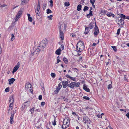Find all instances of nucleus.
<instances>
[{"mask_svg":"<svg viewBox=\"0 0 129 129\" xmlns=\"http://www.w3.org/2000/svg\"><path fill=\"white\" fill-rule=\"evenodd\" d=\"M11 36L12 37L11 39V41H13L15 39V37L14 36V35L13 34H11Z\"/></svg>","mask_w":129,"mask_h":129,"instance_id":"obj_24","label":"nucleus"},{"mask_svg":"<svg viewBox=\"0 0 129 129\" xmlns=\"http://www.w3.org/2000/svg\"><path fill=\"white\" fill-rule=\"evenodd\" d=\"M70 121H63V124L62 126V128L66 129L69 126Z\"/></svg>","mask_w":129,"mask_h":129,"instance_id":"obj_5","label":"nucleus"},{"mask_svg":"<svg viewBox=\"0 0 129 129\" xmlns=\"http://www.w3.org/2000/svg\"><path fill=\"white\" fill-rule=\"evenodd\" d=\"M68 82L67 81H64L62 82V84L68 85Z\"/></svg>","mask_w":129,"mask_h":129,"instance_id":"obj_27","label":"nucleus"},{"mask_svg":"<svg viewBox=\"0 0 129 129\" xmlns=\"http://www.w3.org/2000/svg\"><path fill=\"white\" fill-rule=\"evenodd\" d=\"M13 103H10L9 108H10H10H11V109H12V108L13 107Z\"/></svg>","mask_w":129,"mask_h":129,"instance_id":"obj_48","label":"nucleus"},{"mask_svg":"<svg viewBox=\"0 0 129 129\" xmlns=\"http://www.w3.org/2000/svg\"><path fill=\"white\" fill-rule=\"evenodd\" d=\"M64 25V24H63L62 25H61L59 27L60 32V37L62 40H63L64 38L63 33V31H62V30L63 29V28H62L63 26Z\"/></svg>","mask_w":129,"mask_h":129,"instance_id":"obj_2","label":"nucleus"},{"mask_svg":"<svg viewBox=\"0 0 129 129\" xmlns=\"http://www.w3.org/2000/svg\"><path fill=\"white\" fill-rule=\"evenodd\" d=\"M47 14H49V13H52V12L49 9H48L47 10Z\"/></svg>","mask_w":129,"mask_h":129,"instance_id":"obj_30","label":"nucleus"},{"mask_svg":"<svg viewBox=\"0 0 129 129\" xmlns=\"http://www.w3.org/2000/svg\"><path fill=\"white\" fill-rule=\"evenodd\" d=\"M23 8H22L20 9L15 18V21H17L18 19L20 17L22 14V13L23 12Z\"/></svg>","mask_w":129,"mask_h":129,"instance_id":"obj_3","label":"nucleus"},{"mask_svg":"<svg viewBox=\"0 0 129 129\" xmlns=\"http://www.w3.org/2000/svg\"><path fill=\"white\" fill-rule=\"evenodd\" d=\"M112 86L111 84H110L107 87L109 89H110L112 88Z\"/></svg>","mask_w":129,"mask_h":129,"instance_id":"obj_39","label":"nucleus"},{"mask_svg":"<svg viewBox=\"0 0 129 129\" xmlns=\"http://www.w3.org/2000/svg\"><path fill=\"white\" fill-rule=\"evenodd\" d=\"M14 99L13 98V96H10V100H9V103H13L14 102Z\"/></svg>","mask_w":129,"mask_h":129,"instance_id":"obj_17","label":"nucleus"},{"mask_svg":"<svg viewBox=\"0 0 129 129\" xmlns=\"http://www.w3.org/2000/svg\"><path fill=\"white\" fill-rule=\"evenodd\" d=\"M76 48L77 50L79 52H81L83 50V49H82V48H80V47H78V48Z\"/></svg>","mask_w":129,"mask_h":129,"instance_id":"obj_36","label":"nucleus"},{"mask_svg":"<svg viewBox=\"0 0 129 129\" xmlns=\"http://www.w3.org/2000/svg\"><path fill=\"white\" fill-rule=\"evenodd\" d=\"M84 46H81V45H77L76 46V48H78V47H80V48H82V49H84Z\"/></svg>","mask_w":129,"mask_h":129,"instance_id":"obj_29","label":"nucleus"},{"mask_svg":"<svg viewBox=\"0 0 129 129\" xmlns=\"http://www.w3.org/2000/svg\"><path fill=\"white\" fill-rule=\"evenodd\" d=\"M83 99H85L87 100H89L90 99V98L87 96H84L83 97Z\"/></svg>","mask_w":129,"mask_h":129,"instance_id":"obj_37","label":"nucleus"},{"mask_svg":"<svg viewBox=\"0 0 129 129\" xmlns=\"http://www.w3.org/2000/svg\"><path fill=\"white\" fill-rule=\"evenodd\" d=\"M84 121H89V119L87 117H84L83 118Z\"/></svg>","mask_w":129,"mask_h":129,"instance_id":"obj_25","label":"nucleus"},{"mask_svg":"<svg viewBox=\"0 0 129 129\" xmlns=\"http://www.w3.org/2000/svg\"><path fill=\"white\" fill-rule=\"evenodd\" d=\"M63 85V88H66L68 86V85Z\"/></svg>","mask_w":129,"mask_h":129,"instance_id":"obj_59","label":"nucleus"},{"mask_svg":"<svg viewBox=\"0 0 129 129\" xmlns=\"http://www.w3.org/2000/svg\"><path fill=\"white\" fill-rule=\"evenodd\" d=\"M50 3V6L51 7H53V2L52 0H51L49 1Z\"/></svg>","mask_w":129,"mask_h":129,"instance_id":"obj_32","label":"nucleus"},{"mask_svg":"<svg viewBox=\"0 0 129 129\" xmlns=\"http://www.w3.org/2000/svg\"><path fill=\"white\" fill-rule=\"evenodd\" d=\"M64 5L65 6H68L70 5V4L69 3H67V2H65L64 3Z\"/></svg>","mask_w":129,"mask_h":129,"instance_id":"obj_41","label":"nucleus"},{"mask_svg":"<svg viewBox=\"0 0 129 129\" xmlns=\"http://www.w3.org/2000/svg\"><path fill=\"white\" fill-rule=\"evenodd\" d=\"M113 49V50L115 52H116L117 50L116 47L114 46H112L111 47Z\"/></svg>","mask_w":129,"mask_h":129,"instance_id":"obj_34","label":"nucleus"},{"mask_svg":"<svg viewBox=\"0 0 129 129\" xmlns=\"http://www.w3.org/2000/svg\"><path fill=\"white\" fill-rule=\"evenodd\" d=\"M90 2L91 3H92V2H93V3H94L95 2V0H90Z\"/></svg>","mask_w":129,"mask_h":129,"instance_id":"obj_60","label":"nucleus"},{"mask_svg":"<svg viewBox=\"0 0 129 129\" xmlns=\"http://www.w3.org/2000/svg\"><path fill=\"white\" fill-rule=\"evenodd\" d=\"M35 108L34 107L31 109L30 110L31 113L32 114L34 113V112Z\"/></svg>","mask_w":129,"mask_h":129,"instance_id":"obj_35","label":"nucleus"},{"mask_svg":"<svg viewBox=\"0 0 129 129\" xmlns=\"http://www.w3.org/2000/svg\"><path fill=\"white\" fill-rule=\"evenodd\" d=\"M45 103L44 102H42L41 103V106H43L45 104Z\"/></svg>","mask_w":129,"mask_h":129,"instance_id":"obj_55","label":"nucleus"},{"mask_svg":"<svg viewBox=\"0 0 129 129\" xmlns=\"http://www.w3.org/2000/svg\"><path fill=\"white\" fill-rule=\"evenodd\" d=\"M47 43V41L45 40H43L41 42L38 48L36 49L35 51L33 52V54H32L34 55V57H33V59H35L37 56L40 51H42L43 50L46 46Z\"/></svg>","mask_w":129,"mask_h":129,"instance_id":"obj_1","label":"nucleus"},{"mask_svg":"<svg viewBox=\"0 0 129 129\" xmlns=\"http://www.w3.org/2000/svg\"><path fill=\"white\" fill-rule=\"evenodd\" d=\"M39 99L40 100H41L42 99V96L41 95H40L39 96Z\"/></svg>","mask_w":129,"mask_h":129,"instance_id":"obj_53","label":"nucleus"},{"mask_svg":"<svg viewBox=\"0 0 129 129\" xmlns=\"http://www.w3.org/2000/svg\"><path fill=\"white\" fill-rule=\"evenodd\" d=\"M61 51V50L60 49H58L55 52V53L58 55H60V52Z\"/></svg>","mask_w":129,"mask_h":129,"instance_id":"obj_15","label":"nucleus"},{"mask_svg":"<svg viewBox=\"0 0 129 129\" xmlns=\"http://www.w3.org/2000/svg\"><path fill=\"white\" fill-rule=\"evenodd\" d=\"M14 116V114H11V117H10V121H13V118Z\"/></svg>","mask_w":129,"mask_h":129,"instance_id":"obj_38","label":"nucleus"},{"mask_svg":"<svg viewBox=\"0 0 129 129\" xmlns=\"http://www.w3.org/2000/svg\"><path fill=\"white\" fill-rule=\"evenodd\" d=\"M27 16L28 17V20L30 22H32L33 20V19L32 17L30 16V15L29 14H28Z\"/></svg>","mask_w":129,"mask_h":129,"instance_id":"obj_22","label":"nucleus"},{"mask_svg":"<svg viewBox=\"0 0 129 129\" xmlns=\"http://www.w3.org/2000/svg\"><path fill=\"white\" fill-rule=\"evenodd\" d=\"M120 18H123V19H125V16L122 14H121L120 15Z\"/></svg>","mask_w":129,"mask_h":129,"instance_id":"obj_23","label":"nucleus"},{"mask_svg":"<svg viewBox=\"0 0 129 129\" xmlns=\"http://www.w3.org/2000/svg\"><path fill=\"white\" fill-rule=\"evenodd\" d=\"M83 89L86 92H89L90 90L89 88H87V86L84 84L83 86Z\"/></svg>","mask_w":129,"mask_h":129,"instance_id":"obj_8","label":"nucleus"},{"mask_svg":"<svg viewBox=\"0 0 129 129\" xmlns=\"http://www.w3.org/2000/svg\"><path fill=\"white\" fill-rule=\"evenodd\" d=\"M120 28H119L117 30V35H119V34L120 31Z\"/></svg>","mask_w":129,"mask_h":129,"instance_id":"obj_45","label":"nucleus"},{"mask_svg":"<svg viewBox=\"0 0 129 129\" xmlns=\"http://www.w3.org/2000/svg\"><path fill=\"white\" fill-rule=\"evenodd\" d=\"M70 36L71 37H75L76 36V35L73 33L71 34L70 35Z\"/></svg>","mask_w":129,"mask_h":129,"instance_id":"obj_46","label":"nucleus"},{"mask_svg":"<svg viewBox=\"0 0 129 129\" xmlns=\"http://www.w3.org/2000/svg\"><path fill=\"white\" fill-rule=\"evenodd\" d=\"M126 115L128 118H129V112L127 113Z\"/></svg>","mask_w":129,"mask_h":129,"instance_id":"obj_64","label":"nucleus"},{"mask_svg":"<svg viewBox=\"0 0 129 129\" xmlns=\"http://www.w3.org/2000/svg\"><path fill=\"white\" fill-rule=\"evenodd\" d=\"M29 103V102L27 101L26 102H25L23 104L22 106V107L23 108H25L26 106H27V103Z\"/></svg>","mask_w":129,"mask_h":129,"instance_id":"obj_16","label":"nucleus"},{"mask_svg":"<svg viewBox=\"0 0 129 129\" xmlns=\"http://www.w3.org/2000/svg\"><path fill=\"white\" fill-rule=\"evenodd\" d=\"M72 114L74 115L76 117V118H77V119L76 120L77 121L78 120H79V116L76 113V112H73L72 113Z\"/></svg>","mask_w":129,"mask_h":129,"instance_id":"obj_14","label":"nucleus"},{"mask_svg":"<svg viewBox=\"0 0 129 129\" xmlns=\"http://www.w3.org/2000/svg\"><path fill=\"white\" fill-rule=\"evenodd\" d=\"M63 61L66 64L68 63V59L65 57H64L63 59Z\"/></svg>","mask_w":129,"mask_h":129,"instance_id":"obj_19","label":"nucleus"},{"mask_svg":"<svg viewBox=\"0 0 129 129\" xmlns=\"http://www.w3.org/2000/svg\"><path fill=\"white\" fill-rule=\"evenodd\" d=\"M92 11H91V10L89 11V14L91 16H92L93 15H92Z\"/></svg>","mask_w":129,"mask_h":129,"instance_id":"obj_57","label":"nucleus"},{"mask_svg":"<svg viewBox=\"0 0 129 129\" xmlns=\"http://www.w3.org/2000/svg\"><path fill=\"white\" fill-rule=\"evenodd\" d=\"M36 15L39 16V15L40 14V13L39 12V11H36Z\"/></svg>","mask_w":129,"mask_h":129,"instance_id":"obj_50","label":"nucleus"},{"mask_svg":"<svg viewBox=\"0 0 129 129\" xmlns=\"http://www.w3.org/2000/svg\"><path fill=\"white\" fill-rule=\"evenodd\" d=\"M77 45L79 46H84V43L83 42L81 41H80L78 42Z\"/></svg>","mask_w":129,"mask_h":129,"instance_id":"obj_18","label":"nucleus"},{"mask_svg":"<svg viewBox=\"0 0 129 129\" xmlns=\"http://www.w3.org/2000/svg\"><path fill=\"white\" fill-rule=\"evenodd\" d=\"M74 82L75 87H79L80 85L79 82Z\"/></svg>","mask_w":129,"mask_h":129,"instance_id":"obj_26","label":"nucleus"},{"mask_svg":"<svg viewBox=\"0 0 129 129\" xmlns=\"http://www.w3.org/2000/svg\"><path fill=\"white\" fill-rule=\"evenodd\" d=\"M82 7V6L81 5L79 4V5L77 7V10L78 11H80V10H81Z\"/></svg>","mask_w":129,"mask_h":129,"instance_id":"obj_21","label":"nucleus"},{"mask_svg":"<svg viewBox=\"0 0 129 129\" xmlns=\"http://www.w3.org/2000/svg\"><path fill=\"white\" fill-rule=\"evenodd\" d=\"M95 26L94 28V34L95 35H97L99 33V31L98 27L97 26L96 23V22L95 23Z\"/></svg>","mask_w":129,"mask_h":129,"instance_id":"obj_6","label":"nucleus"},{"mask_svg":"<svg viewBox=\"0 0 129 129\" xmlns=\"http://www.w3.org/2000/svg\"><path fill=\"white\" fill-rule=\"evenodd\" d=\"M74 85V82H72L70 84H68V86L71 88H73L75 87Z\"/></svg>","mask_w":129,"mask_h":129,"instance_id":"obj_9","label":"nucleus"},{"mask_svg":"<svg viewBox=\"0 0 129 129\" xmlns=\"http://www.w3.org/2000/svg\"><path fill=\"white\" fill-rule=\"evenodd\" d=\"M15 80V79L14 78L10 79H9V84H11L13 83L14 82Z\"/></svg>","mask_w":129,"mask_h":129,"instance_id":"obj_12","label":"nucleus"},{"mask_svg":"<svg viewBox=\"0 0 129 129\" xmlns=\"http://www.w3.org/2000/svg\"><path fill=\"white\" fill-rule=\"evenodd\" d=\"M51 76L53 77V78H54L55 76V73H51Z\"/></svg>","mask_w":129,"mask_h":129,"instance_id":"obj_44","label":"nucleus"},{"mask_svg":"<svg viewBox=\"0 0 129 129\" xmlns=\"http://www.w3.org/2000/svg\"><path fill=\"white\" fill-rule=\"evenodd\" d=\"M20 63L18 62L17 64L13 68V70L12 71V73H14L16 72L19 68L20 65Z\"/></svg>","mask_w":129,"mask_h":129,"instance_id":"obj_7","label":"nucleus"},{"mask_svg":"<svg viewBox=\"0 0 129 129\" xmlns=\"http://www.w3.org/2000/svg\"><path fill=\"white\" fill-rule=\"evenodd\" d=\"M21 4L24 5V4L27 3L29 0H21Z\"/></svg>","mask_w":129,"mask_h":129,"instance_id":"obj_20","label":"nucleus"},{"mask_svg":"<svg viewBox=\"0 0 129 129\" xmlns=\"http://www.w3.org/2000/svg\"><path fill=\"white\" fill-rule=\"evenodd\" d=\"M61 48L62 49V50H63L64 48L63 45L62 44L61 46Z\"/></svg>","mask_w":129,"mask_h":129,"instance_id":"obj_56","label":"nucleus"},{"mask_svg":"<svg viewBox=\"0 0 129 129\" xmlns=\"http://www.w3.org/2000/svg\"><path fill=\"white\" fill-rule=\"evenodd\" d=\"M31 85L29 83H26L25 85V88L26 89H27L28 88H31Z\"/></svg>","mask_w":129,"mask_h":129,"instance_id":"obj_10","label":"nucleus"},{"mask_svg":"<svg viewBox=\"0 0 129 129\" xmlns=\"http://www.w3.org/2000/svg\"><path fill=\"white\" fill-rule=\"evenodd\" d=\"M32 54H33V53L31 52V53L30 54V58H33V57H34V55H33Z\"/></svg>","mask_w":129,"mask_h":129,"instance_id":"obj_49","label":"nucleus"},{"mask_svg":"<svg viewBox=\"0 0 129 129\" xmlns=\"http://www.w3.org/2000/svg\"><path fill=\"white\" fill-rule=\"evenodd\" d=\"M85 0H81V1L80 2V4H82L84 2V1Z\"/></svg>","mask_w":129,"mask_h":129,"instance_id":"obj_62","label":"nucleus"},{"mask_svg":"<svg viewBox=\"0 0 129 129\" xmlns=\"http://www.w3.org/2000/svg\"><path fill=\"white\" fill-rule=\"evenodd\" d=\"M111 13H108L107 14V15L108 17H110L111 16Z\"/></svg>","mask_w":129,"mask_h":129,"instance_id":"obj_54","label":"nucleus"},{"mask_svg":"<svg viewBox=\"0 0 129 129\" xmlns=\"http://www.w3.org/2000/svg\"><path fill=\"white\" fill-rule=\"evenodd\" d=\"M70 121L69 117H65V118H64L63 121Z\"/></svg>","mask_w":129,"mask_h":129,"instance_id":"obj_33","label":"nucleus"},{"mask_svg":"<svg viewBox=\"0 0 129 129\" xmlns=\"http://www.w3.org/2000/svg\"><path fill=\"white\" fill-rule=\"evenodd\" d=\"M62 87V85L60 83H59L58 84V86L56 87V90L54 91V93L55 94H57L60 90L61 88Z\"/></svg>","mask_w":129,"mask_h":129,"instance_id":"obj_4","label":"nucleus"},{"mask_svg":"<svg viewBox=\"0 0 129 129\" xmlns=\"http://www.w3.org/2000/svg\"><path fill=\"white\" fill-rule=\"evenodd\" d=\"M120 23H121V24L122 25L124 24V20L122 21H120Z\"/></svg>","mask_w":129,"mask_h":129,"instance_id":"obj_63","label":"nucleus"},{"mask_svg":"<svg viewBox=\"0 0 129 129\" xmlns=\"http://www.w3.org/2000/svg\"><path fill=\"white\" fill-rule=\"evenodd\" d=\"M47 4H43V10H45V7L46 6Z\"/></svg>","mask_w":129,"mask_h":129,"instance_id":"obj_52","label":"nucleus"},{"mask_svg":"<svg viewBox=\"0 0 129 129\" xmlns=\"http://www.w3.org/2000/svg\"><path fill=\"white\" fill-rule=\"evenodd\" d=\"M40 85H41V86L43 88V89H44V83H43V82H41L40 83Z\"/></svg>","mask_w":129,"mask_h":129,"instance_id":"obj_43","label":"nucleus"},{"mask_svg":"<svg viewBox=\"0 0 129 129\" xmlns=\"http://www.w3.org/2000/svg\"><path fill=\"white\" fill-rule=\"evenodd\" d=\"M71 79L73 80V81H76V79L75 78L72 77L71 78Z\"/></svg>","mask_w":129,"mask_h":129,"instance_id":"obj_58","label":"nucleus"},{"mask_svg":"<svg viewBox=\"0 0 129 129\" xmlns=\"http://www.w3.org/2000/svg\"><path fill=\"white\" fill-rule=\"evenodd\" d=\"M85 31L84 32V34H88L89 32V31L90 30L89 28L88 27H86V26H85Z\"/></svg>","mask_w":129,"mask_h":129,"instance_id":"obj_11","label":"nucleus"},{"mask_svg":"<svg viewBox=\"0 0 129 129\" xmlns=\"http://www.w3.org/2000/svg\"><path fill=\"white\" fill-rule=\"evenodd\" d=\"M117 20H118V22H120L121 21H122L123 20L122 19V18L120 17L117 19Z\"/></svg>","mask_w":129,"mask_h":129,"instance_id":"obj_47","label":"nucleus"},{"mask_svg":"<svg viewBox=\"0 0 129 129\" xmlns=\"http://www.w3.org/2000/svg\"><path fill=\"white\" fill-rule=\"evenodd\" d=\"M107 12V11H105L104 10H101V13L102 14V15H103L105 14L106 13V12Z\"/></svg>","mask_w":129,"mask_h":129,"instance_id":"obj_28","label":"nucleus"},{"mask_svg":"<svg viewBox=\"0 0 129 129\" xmlns=\"http://www.w3.org/2000/svg\"><path fill=\"white\" fill-rule=\"evenodd\" d=\"M94 22H91L89 25V27H88L90 29L93 28V26H94Z\"/></svg>","mask_w":129,"mask_h":129,"instance_id":"obj_13","label":"nucleus"},{"mask_svg":"<svg viewBox=\"0 0 129 129\" xmlns=\"http://www.w3.org/2000/svg\"><path fill=\"white\" fill-rule=\"evenodd\" d=\"M52 123L53 125L54 126H55V125H56V121H52Z\"/></svg>","mask_w":129,"mask_h":129,"instance_id":"obj_61","label":"nucleus"},{"mask_svg":"<svg viewBox=\"0 0 129 129\" xmlns=\"http://www.w3.org/2000/svg\"><path fill=\"white\" fill-rule=\"evenodd\" d=\"M10 88L9 87L6 88L5 89V92H8L9 91Z\"/></svg>","mask_w":129,"mask_h":129,"instance_id":"obj_42","label":"nucleus"},{"mask_svg":"<svg viewBox=\"0 0 129 129\" xmlns=\"http://www.w3.org/2000/svg\"><path fill=\"white\" fill-rule=\"evenodd\" d=\"M52 15H51L50 16L48 17V18L49 20H51L52 19Z\"/></svg>","mask_w":129,"mask_h":129,"instance_id":"obj_40","label":"nucleus"},{"mask_svg":"<svg viewBox=\"0 0 129 129\" xmlns=\"http://www.w3.org/2000/svg\"><path fill=\"white\" fill-rule=\"evenodd\" d=\"M88 9L89 8L88 7L86 6H85L84 7L83 10L84 12H85L87 10H88Z\"/></svg>","mask_w":129,"mask_h":129,"instance_id":"obj_31","label":"nucleus"},{"mask_svg":"<svg viewBox=\"0 0 129 129\" xmlns=\"http://www.w3.org/2000/svg\"><path fill=\"white\" fill-rule=\"evenodd\" d=\"M66 76L67 78H70V79L72 77H71L70 76V75H66Z\"/></svg>","mask_w":129,"mask_h":129,"instance_id":"obj_51","label":"nucleus"}]
</instances>
